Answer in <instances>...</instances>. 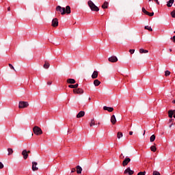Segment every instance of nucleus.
I'll return each mask as SVG.
<instances>
[{
  "label": "nucleus",
  "instance_id": "1",
  "mask_svg": "<svg viewBox=\"0 0 175 175\" xmlns=\"http://www.w3.org/2000/svg\"><path fill=\"white\" fill-rule=\"evenodd\" d=\"M56 11L59 12L62 16H64V14H70V6L67 5L65 8L57 5L56 7Z\"/></svg>",
  "mask_w": 175,
  "mask_h": 175
},
{
  "label": "nucleus",
  "instance_id": "2",
  "mask_svg": "<svg viewBox=\"0 0 175 175\" xmlns=\"http://www.w3.org/2000/svg\"><path fill=\"white\" fill-rule=\"evenodd\" d=\"M88 5L92 12H99V8H98L92 1H88Z\"/></svg>",
  "mask_w": 175,
  "mask_h": 175
},
{
  "label": "nucleus",
  "instance_id": "3",
  "mask_svg": "<svg viewBox=\"0 0 175 175\" xmlns=\"http://www.w3.org/2000/svg\"><path fill=\"white\" fill-rule=\"evenodd\" d=\"M33 133L35 135H37V136H39V135H42L43 133V131H42V129H40L38 126H35L33 129Z\"/></svg>",
  "mask_w": 175,
  "mask_h": 175
},
{
  "label": "nucleus",
  "instance_id": "4",
  "mask_svg": "<svg viewBox=\"0 0 175 175\" xmlns=\"http://www.w3.org/2000/svg\"><path fill=\"white\" fill-rule=\"evenodd\" d=\"M29 106V103L27 101H20L18 105L19 109H25L26 107H28Z\"/></svg>",
  "mask_w": 175,
  "mask_h": 175
},
{
  "label": "nucleus",
  "instance_id": "5",
  "mask_svg": "<svg viewBox=\"0 0 175 175\" xmlns=\"http://www.w3.org/2000/svg\"><path fill=\"white\" fill-rule=\"evenodd\" d=\"M131 162V158L126 157L124 160L122 161V166L125 167L127 166L128 163Z\"/></svg>",
  "mask_w": 175,
  "mask_h": 175
},
{
  "label": "nucleus",
  "instance_id": "6",
  "mask_svg": "<svg viewBox=\"0 0 175 175\" xmlns=\"http://www.w3.org/2000/svg\"><path fill=\"white\" fill-rule=\"evenodd\" d=\"M36 166H38V162L33 161L32 162V170H33V172H36V171L39 170V167H38Z\"/></svg>",
  "mask_w": 175,
  "mask_h": 175
},
{
  "label": "nucleus",
  "instance_id": "7",
  "mask_svg": "<svg viewBox=\"0 0 175 175\" xmlns=\"http://www.w3.org/2000/svg\"><path fill=\"white\" fill-rule=\"evenodd\" d=\"M124 174H129V175H132L133 174V173H135V172L133 170H131V167H127L125 170H124Z\"/></svg>",
  "mask_w": 175,
  "mask_h": 175
},
{
  "label": "nucleus",
  "instance_id": "8",
  "mask_svg": "<svg viewBox=\"0 0 175 175\" xmlns=\"http://www.w3.org/2000/svg\"><path fill=\"white\" fill-rule=\"evenodd\" d=\"M108 61L109 62H117L118 61V58H117L116 56H111L110 57L108 58Z\"/></svg>",
  "mask_w": 175,
  "mask_h": 175
},
{
  "label": "nucleus",
  "instance_id": "9",
  "mask_svg": "<svg viewBox=\"0 0 175 175\" xmlns=\"http://www.w3.org/2000/svg\"><path fill=\"white\" fill-rule=\"evenodd\" d=\"M74 94H84V90L81 88H78V89H74L73 90Z\"/></svg>",
  "mask_w": 175,
  "mask_h": 175
},
{
  "label": "nucleus",
  "instance_id": "10",
  "mask_svg": "<svg viewBox=\"0 0 175 175\" xmlns=\"http://www.w3.org/2000/svg\"><path fill=\"white\" fill-rule=\"evenodd\" d=\"M58 25V18H55L52 21V27H55Z\"/></svg>",
  "mask_w": 175,
  "mask_h": 175
},
{
  "label": "nucleus",
  "instance_id": "11",
  "mask_svg": "<svg viewBox=\"0 0 175 175\" xmlns=\"http://www.w3.org/2000/svg\"><path fill=\"white\" fill-rule=\"evenodd\" d=\"M111 122L112 125H116V122H117V119L116 118L115 115H112L111 116Z\"/></svg>",
  "mask_w": 175,
  "mask_h": 175
},
{
  "label": "nucleus",
  "instance_id": "12",
  "mask_svg": "<svg viewBox=\"0 0 175 175\" xmlns=\"http://www.w3.org/2000/svg\"><path fill=\"white\" fill-rule=\"evenodd\" d=\"M22 155H23L24 159H28V152H27V150H23L22 151Z\"/></svg>",
  "mask_w": 175,
  "mask_h": 175
},
{
  "label": "nucleus",
  "instance_id": "13",
  "mask_svg": "<svg viewBox=\"0 0 175 175\" xmlns=\"http://www.w3.org/2000/svg\"><path fill=\"white\" fill-rule=\"evenodd\" d=\"M103 110H107V111L111 113V111H114V108L105 106V107H103Z\"/></svg>",
  "mask_w": 175,
  "mask_h": 175
},
{
  "label": "nucleus",
  "instance_id": "14",
  "mask_svg": "<svg viewBox=\"0 0 175 175\" xmlns=\"http://www.w3.org/2000/svg\"><path fill=\"white\" fill-rule=\"evenodd\" d=\"M84 116H85V112H84L83 111H81L77 115V118H81V117H84Z\"/></svg>",
  "mask_w": 175,
  "mask_h": 175
},
{
  "label": "nucleus",
  "instance_id": "15",
  "mask_svg": "<svg viewBox=\"0 0 175 175\" xmlns=\"http://www.w3.org/2000/svg\"><path fill=\"white\" fill-rule=\"evenodd\" d=\"M77 174H81V172H83V168L80 165H77L76 167Z\"/></svg>",
  "mask_w": 175,
  "mask_h": 175
},
{
  "label": "nucleus",
  "instance_id": "16",
  "mask_svg": "<svg viewBox=\"0 0 175 175\" xmlns=\"http://www.w3.org/2000/svg\"><path fill=\"white\" fill-rule=\"evenodd\" d=\"M174 3V0H170L169 1L167 2V8H172Z\"/></svg>",
  "mask_w": 175,
  "mask_h": 175
},
{
  "label": "nucleus",
  "instance_id": "17",
  "mask_svg": "<svg viewBox=\"0 0 175 175\" xmlns=\"http://www.w3.org/2000/svg\"><path fill=\"white\" fill-rule=\"evenodd\" d=\"M68 84H75L76 83V80L74 79H67Z\"/></svg>",
  "mask_w": 175,
  "mask_h": 175
},
{
  "label": "nucleus",
  "instance_id": "18",
  "mask_svg": "<svg viewBox=\"0 0 175 175\" xmlns=\"http://www.w3.org/2000/svg\"><path fill=\"white\" fill-rule=\"evenodd\" d=\"M109 8V3L107 1H105L104 3L102 5L103 9H107Z\"/></svg>",
  "mask_w": 175,
  "mask_h": 175
},
{
  "label": "nucleus",
  "instance_id": "19",
  "mask_svg": "<svg viewBox=\"0 0 175 175\" xmlns=\"http://www.w3.org/2000/svg\"><path fill=\"white\" fill-rule=\"evenodd\" d=\"M92 79H98V71H94L92 75Z\"/></svg>",
  "mask_w": 175,
  "mask_h": 175
},
{
  "label": "nucleus",
  "instance_id": "20",
  "mask_svg": "<svg viewBox=\"0 0 175 175\" xmlns=\"http://www.w3.org/2000/svg\"><path fill=\"white\" fill-rule=\"evenodd\" d=\"M43 67L44 69H49V68H50V64L47 62V61H45Z\"/></svg>",
  "mask_w": 175,
  "mask_h": 175
},
{
  "label": "nucleus",
  "instance_id": "21",
  "mask_svg": "<svg viewBox=\"0 0 175 175\" xmlns=\"http://www.w3.org/2000/svg\"><path fill=\"white\" fill-rule=\"evenodd\" d=\"M174 111L173 110H170L169 111H168V117L170 118H173V116H174Z\"/></svg>",
  "mask_w": 175,
  "mask_h": 175
},
{
  "label": "nucleus",
  "instance_id": "22",
  "mask_svg": "<svg viewBox=\"0 0 175 175\" xmlns=\"http://www.w3.org/2000/svg\"><path fill=\"white\" fill-rule=\"evenodd\" d=\"M94 85H95V87H98V85H100V82L99 80L98 79H95L94 81Z\"/></svg>",
  "mask_w": 175,
  "mask_h": 175
},
{
  "label": "nucleus",
  "instance_id": "23",
  "mask_svg": "<svg viewBox=\"0 0 175 175\" xmlns=\"http://www.w3.org/2000/svg\"><path fill=\"white\" fill-rule=\"evenodd\" d=\"M139 53H140V54L147 53H148V50L141 49H139Z\"/></svg>",
  "mask_w": 175,
  "mask_h": 175
},
{
  "label": "nucleus",
  "instance_id": "24",
  "mask_svg": "<svg viewBox=\"0 0 175 175\" xmlns=\"http://www.w3.org/2000/svg\"><path fill=\"white\" fill-rule=\"evenodd\" d=\"M150 150H151V151H152L153 152H155V151H157V146H155V144H154V145H152V146L150 147Z\"/></svg>",
  "mask_w": 175,
  "mask_h": 175
},
{
  "label": "nucleus",
  "instance_id": "25",
  "mask_svg": "<svg viewBox=\"0 0 175 175\" xmlns=\"http://www.w3.org/2000/svg\"><path fill=\"white\" fill-rule=\"evenodd\" d=\"M68 87L69 88H77V87H79V83H77L75 85H69Z\"/></svg>",
  "mask_w": 175,
  "mask_h": 175
},
{
  "label": "nucleus",
  "instance_id": "26",
  "mask_svg": "<svg viewBox=\"0 0 175 175\" xmlns=\"http://www.w3.org/2000/svg\"><path fill=\"white\" fill-rule=\"evenodd\" d=\"M94 125H95V120L92 119L90 121V126H94Z\"/></svg>",
  "mask_w": 175,
  "mask_h": 175
},
{
  "label": "nucleus",
  "instance_id": "27",
  "mask_svg": "<svg viewBox=\"0 0 175 175\" xmlns=\"http://www.w3.org/2000/svg\"><path fill=\"white\" fill-rule=\"evenodd\" d=\"M8 155H12L13 154V149L12 148H8Z\"/></svg>",
  "mask_w": 175,
  "mask_h": 175
},
{
  "label": "nucleus",
  "instance_id": "28",
  "mask_svg": "<svg viewBox=\"0 0 175 175\" xmlns=\"http://www.w3.org/2000/svg\"><path fill=\"white\" fill-rule=\"evenodd\" d=\"M150 140L151 142V143H152V142L155 141V135H152L150 137Z\"/></svg>",
  "mask_w": 175,
  "mask_h": 175
},
{
  "label": "nucleus",
  "instance_id": "29",
  "mask_svg": "<svg viewBox=\"0 0 175 175\" xmlns=\"http://www.w3.org/2000/svg\"><path fill=\"white\" fill-rule=\"evenodd\" d=\"M123 135L122 132H118V135H117V137L118 139H121V137H122Z\"/></svg>",
  "mask_w": 175,
  "mask_h": 175
},
{
  "label": "nucleus",
  "instance_id": "30",
  "mask_svg": "<svg viewBox=\"0 0 175 175\" xmlns=\"http://www.w3.org/2000/svg\"><path fill=\"white\" fill-rule=\"evenodd\" d=\"M145 29H148V31H150V32H152V28L150 26H145Z\"/></svg>",
  "mask_w": 175,
  "mask_h": 175
},
{
  "label": "nucleus",
  "instance_id": "31",
  "mask_svg": "<svg viewBox=\"0 0 175 175\" xmlns=\"http://www.w3.org/2000/svg\"><path fill=\"white\" fill-rule=\"evenodd\" d=\"M165 76L166 77H167V76H170V71H169V70H165Z\"/></svg>",
  "mask_w": 175,
  "mask_h": 175
},
{
  "label": "nucleus",
  "instance_id": "32",
  "mask_svg": "<svg viewBox=\"0 0 175 175\" xmlns=\"http://www.w3.org/2000/svg\"><path fill=\"white\" fill-rule=\"evenodd\" d=\"M147 16H149L150 17H152L154 16V12H148L146 14Z\"/></svg>",
  "mask_w": 175,
  "mask_h": 175
},
{
  "label": "nucleus",
  "instance_id": "33",
  "mask_svg": "<svg viewBox=\"0 0 175 175\" xmlns=\"http://www.w3.org/2000/svg\"><path fill=\"white\" fill-rule=\"evenodd\" d=\"M171 16H172V17H173V18H175V10H174L171 12Z\"/></svg>",
  "mask_w": 175,
  "mask_h": 175
},
{
  "label": "nucleus",
  "instance_id": "34",
  "mask_svg": "<svg viewBox=\"0 0 175 175\" xmlns=\"http://www.w3.org/2000/svg\"><path fill=\"white\" fill-rule=\"evenodd\" d=\"M142 12L143 13H144V14H147L148 13V12L146 10V8H142Z\"/></svg>",
  "mask_w": 175,
  "mask_h": 175
},
{
  "label": "nucleus",
  "instance_id": "35",
  "mask_svg": "<svg viewBox=\"0 0 175 175\" xmlns=\"http://www.w3.org/2000/svg\"><path fill=\"white\" fill-rule=\"evenodd\" d=\"M8 66H10V69H12L13 70H16V69H14V67L13 66V65H12L11 64H9Z\"/></svg>",
  "mask_w": 175,
  "mask_h": 175
},
{
  "label": "nucleus",
  "instance_id": "36",
  "mask_svg": "<svg viewBox=\"0 0 175 175\" xmlns=\"http://www.w3.org/2000/svg\"><path fill=\"white\" fill-rule=\"evenodd\" d=\"M153 175H161V173H159V172H157V171H154V172H153Z\"/></svg>",
  "mask_w": 175,
  "mask_h": 175
},
{
  "label": "nucleus",
  "instance_id": "37",
  "mask_svg": "<svg viewBox=\"0 0 175 175\" xmlns=\"http://www.w3.org/2000/svg\"><path fill=\"white\" fill-rule=\"evenodd\" d=\"M137 175H146V172H140Z\"/></svg>",
  "mask_w": 175,
  "mask_h": 175
},
{
  "label": "nucleus",
  "instance_id": "38",
  "mask_svg": "<svg viewBox=\"0 0 175 175\" xmlns=\"http://www.w3.org/2000/svg\"><path fill=\"white\" fill-rule=\"evenodd\" d=\"M120 159H124V158H125V156H124V154L122 153V154L120 155Z\"/></svg>",
  "mask_w": 175,
  "mask_h": 175
},
{
  "label": "nucleus",
  "instance_id": "39",
  "mask_svg": "<svg viewBox=\"0 0 175 175\" xmlns=\"http://www.w3.org/2000/svg\"><path fill=\"white\" fill-rule=\"evenodd\" d=\"M4 165L3 163H2V162H0V169H3Z\"/></svg>",
  "mask_w": 175,
  "mask_h": 175
},
{
  "label": "nucleus",
  "instance_id": "40",
  "mask_svg": "<svg viewBox=\"0 0 175 175\" xmlns=\"http://www.w3.org/2000/svg\"><path fill=\"white\" fill-rule=\"evenodd\" d=\"M129 53H131V54H133V53H135V49H130Z\"/></svg>",
  "mask_w": 175,
  "mask_h": 175
},
{
  "label": "nucleus",
  "instance_id": "41",
  "mask_svg": "<svg viewBox=\"0 0 175 175\" xmlns=\"http://www.w3.org/2000/svg\"><path fill=\"white\" fill-rule=\"evenodd\" d=\"M76 172V168H72L71 173H75Z\"/></svg>",
  "mask_w": 175,
  "mask_h": 175
},
{
  "label": "nucleus",
  "instance_id": "42",
  "mask_svg": "<svg viewBox=\"0 0 175 175\" xmlns=\"http://www.w3.org/2000/svg\"><path fill=\"white\" fill-rule=\"evenodd\" d=\"M171 39H173V41H174V43H175V36H174L172 38H171Z\"/></svg>",
  "mask_w": 175,
  "mask_h": 175
},
{
  "label": "nucleus",
  "instance_id": "43",
  "mask_svg": "<svg viewBox=\"0 0 175 175\" xmlns=\"http://www.w3.org/2000/svg\"><path fill=\"white\" fill-rule=\"evenodd\" d=\"M129 135H130L131 136H132V135H133V131H130V132H129Z\"/></svg>",
  "mask_w": 175,
  "mask_h": 175
},
{
  "label": "nucleus",
  "instance_id": "44",
  "mask_svg": "<svg viewBox=\"0 0 175 175\" xmlns=\"http://www.w3.org/2000/svg\"><path fill=\"white\" fill-rule=\"evenodd\" d=\"M154 2H156L157 5H159V1H158V0H154Z\"/></svg>",
  "mask_w": 175,
  "mask_h": 175
},
{
  "label": "nucleus",
  "instance_id": "45",
  "mask_svg": "<svg viewBox=\"0 0 175 175\" xmlns=\"http://www.w3.org/2000/svg\"><path fill=\"white\" fill-rule=\"evenodd\" d=\"M27 155H28L29 154H31V150H28V151H27Z\"/></svg>",
  "mask_w": 175,
  "mask_h": 175
},
{
  "label": "nucleus",
  "instance_id": "46",
  "mask_svg": "<svg viewBox=\"0 0 175 175\" xmlns=\"http://www.w3.org/2000/svg\"><path fill=\"white\" fill-rule=\"evenodd\" d=\"M47 84L48 85H51V82H48Z\"/></svg>",
  "mask_w": 175,
  "mask_h": 175
},
{
  "label": "nucleus",
  "instance_id": "47",
  "mask_svg": "<svg viewBox=\"0 0 175 175\" xmlns=\"http://www.w3.org/2000/svg\"><path fill=\"white\" fill-rule=\"evenodd\" d=\"M8 12H10V7H8Z\"/></svg>",
  "mask_w": 175,
  "mask_h": 175
},
{
  "label": "nucleus",
  "instance_id": "48",
  "mask_svg": "<svg viewBox=\"0 0 175 175\" xmlns=\"http://www.w3.org/2000/svg\"><path fill=\"white\" fill-rule=\"evenodd\" d=\"M174 111V118H175V110H173Z\"/></svg>",
  "mask_w": 175,
  "mask_h": 175
},
{
  "label": "nucleus",
  "instance_id": "49",
  "mask_svg": "<svg viewBox=\"0 0 175 175\" xmlns=\"http://www.w3.org/2000/svg\"><path fill=\"white\" fill-rule=\"evenodd\" d=\"M172 126H173V123H172V124L170 125V128H172Z\"/></svg>",
  "mask_w": 175,
  "mask_h": 175
},
{
  "label": "nucleus",
  "instance_id": "50",
  "mask_svg": "<svg viewBox=\"0 0 175 175\" xmlns=\"http://www.w3.org/2000/svg\"><path fill=\"white\" fill-rule=\"evenodd\" d=\"M169 50H170V52L173 51V50L172 49H170Z\"/></svg>",
  "mask_w": 175,
  "mask_h": 175
},
{
  "label": "nucleus",
  "instance_id": "51",
  "mask_svg": "<svg viewBox=\"0 0 175 175\" xmlns=\"http://www.w3.org/2000/svg\"><path fill=\"white\" fill-rule=\"evenodd\" d=\"M172 121H173V120H172V119L170 120V122H172Z\"/></svg>",
  "mask_w": 175,
  "mask_h": 175
},
{
  "label": "nucleus",
  "instance_id": "52",
  "mask_svg": "<svg viewBox=\"0 0 175 175\" xmlns=\"http://www.w3.org/2000/svg\"><path fill=\"white\" fill-rule=\"evenodd\" d=\"M172 103H175V100H174L172 101Z\"/></svg>",
  "mask_w": 175,
  "mask_h": 175
},
{
  "label": "nucleus",
  "instance_id": "53",
  "mask_svg": "<svg viewBox=\"0 0 175 175\" xmlns=\"http://www.w3.org/2000/svg\"><path fill=\"white\" fill-rule=\"evenodd\" d=\"M144 135H146V131H144Z\"/></svg>",
  "mask_w": 175,
  "mask_h": 175
},
{
  "label": "nucleus",
  "instance_id": "54",
  "mask_svg": "<svg viewBox=\"0 0 175 175\" xmlns=\"http://www.w3.org/2000/svg\"><path fill=\"white\" fill-rule=\"evenodd\" d=\"M152 0H149L148 2H152Z\"/></svg>",
  "mask_w": 175,
  "mask_h": 175
},
{
  "label": "nucleus",
  "instance_id": "55",
  "mask_svg": "<svg viewBox=\"0 0 175 175\" xmlns=\"http://www.w3.org/2000/svg\"><path fill=\"white\" fill-rule=\"evenodd\" d=\"M89 100H91V98H89Z\"/></svg>",
  "mask_w": 175,
  "mask_h": 175
},
{
  "label": "nucleus",
  "instance_id": "56",
  "mask_svg": "<svg viewBox=\"0 0 175 175\" xmlns=\"http://www.w3.org/2000/svg\"><path fill=\"white\" fill-rule=\"evenodd\" d=\"M98 125H100V122H98Z\"/></svg>",
  "mask_w": 175,
  "mask_h": 175
},
{
  "label": "nucleus",
  "instance_id": "57",
  "mask_svg": "<svg viewBox=\"0 0 175 175\" xmlns=\"http://www.w3.org/2000/svg\"><path fill=\"white\" fill-rule=\"evenodd\" d=\"M174 33H175V31H174Z\"/></svg>",
  "mask_w": 175,
  "mask_h": 175
}]
</instances>
